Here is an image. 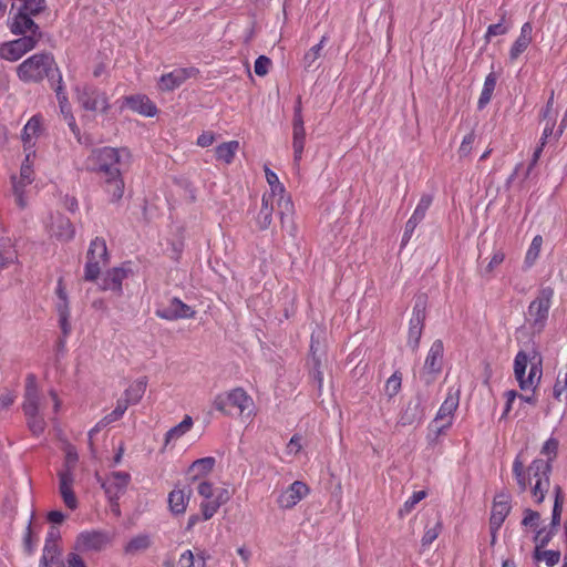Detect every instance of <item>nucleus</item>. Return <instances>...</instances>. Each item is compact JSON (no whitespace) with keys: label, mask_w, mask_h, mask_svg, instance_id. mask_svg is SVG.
<instances>
[{"label":"nucleus","mask_w":567,"mask_h":567,"mask_svg":"<svg viewBox=\"0 0 567 567\" xmlns=\"http://www.w3.org/2000/svg\"><path fill=\"white\" fill-rule=\"evenodd\" d=\"M39 130L40 120L38 118V116H32L22 130L21 138L24 142V144L30 143L32 137L37 136Z\"/></svg>","instance_id":"obj_48"},{"label":"nucleus","mask_w":567,"mask_h":567,"mask_svg":"<svg viewBox=\"0 0 567 567\" xmlns=\"http://www.w3.org/2000/svg\"><path fill=\"white\" fill-rule=\"evenodd\" d=\"M127 408V402H123L121 399L117 400L115 409L102 419V424H111L120 420L124 415Z\"/></svg>","instance_id":"obj_53"},{"label":"nucleus","mask_w":567,"mask_h":567,"mask_svg":"<svg viewBox=\"0 0 567 567\" xmlns=\"http://www.w3.org/2000/svg\"><path fill=\"white\" fill-rule=\"evenodd\" d=\"M270 65H271V60L268 56L259 55L255 61V65H254L255 73L258 76H265L269 71Z\"/></svg>","instance_id":"obj_62"},{"label":"nucleus","mask_w":567,"mask_h":567,"mask_svg":"<svg viewBox=\"0 0 567 567\" xmlns=\"http://www.w3.org/2000/svg\"><path fill=\"white\" fill-rule=\"evenodd\" d=\"M205 560L206 558L204 553H200L195 557L193 551L187 549L181 555L178 563L181 567H205Z\"/></svg>","instance_id":"obj_43"},{"label":"nucleus","mask_w":567,"mask_h":567,"mask_svg":"<svg viewBox=\"0 0 567 567\" xmlns=\"http://www.w3.org/2000/svg\"><path fill=\"white\" fill-rule=\"evenodd\" d=\"M497 82V75L495 72H491L486 75L483 89L481 92V95L477 101V109L483 110L486 107V105L491 102V99L493 96V92L495 90Z\"/></svg>","instance_id":"obj_27"},{"label":"nucleus","mask_w":567,"mask_h":567,"mask_svg":"<svg viewBox=\"0 0 567 567\" xmlns=\"http://www.w3.org/2000/svg\"><path fill=\"white\" fill-rule=\"evenodd\" d=\"M86 259H94L106 264L109 261V252L106 241L102 237H95L91 240Z\"/></svg>","instance_id":"obj_25"},{"label":"nucleus","mask_w":567,"mask_h":567,"mask_svg":"<svg viewBox=\"0 0 567 567\" xmlns=\"http://www.w3.org/2000/svg\"><path fill=\"white\" fill-rule=\"evenodd\" d=\"M35 546H37V540H34V538H33L32 523L30 520L27 526L25 534L23 537L24 551L28 555H32L34 553Z\"/></svg>","instance_id":"obj_60"},{"label":"nucleus","mask_w":567,"mask_h":567,"mask_svg":"<svg viewBox=\"0 0 567 567\" xmlns=\"http://www.w3.org/2000/svg\"><path fill=\"white\" fill-rule=\"evenodd\" d=\"M120 150L113 147H101L93 150L85 161V168L89 172L97 173L104 178L120 173Z\"/></svg>","instance_id":"obj_3"},{"label":"nucleus","mask_w":567,"mask_h":567,"mask_svg":"<svg viewBox=\"0 0 567 567\" xmlns=\"http://www.w3.org/2000/svg\"><path fill=\"white\" fill-rule=\"evenodd\" d=\"M558 445L557 439L549 437L542 446V454L548 457L546 461H549L550 464L557 456Z\"/></svg>","instance_id":"obj_58"},{"label":"nucleus","mask_w":567,"mask_h":567,"mask_svg":"<svg viewBox=\"0 0 567 567\" xmlns=\"http://www.w3.org/2000/svg\"><path fill=\"white\" fill-rule=\"evenodd\" d=\"M76 100L85 111H100L107 113L110 109L109 99L104 91L92 84L78 85L75 87Z\"/></svg>","instance_id":"obj_7"},{"label":"nucleus","mask_w":567,"mask_h":567,"mask_svg":"<svg viewBox=\"0 0 567 567\" xmlns=\"http://www.w3.org/2000/svg\"><path fill=\"white\" fill-rule=\"evenodd\" d=\"M563 394H565V401L567 402V373L559 371L553 388V396L555 400L561 401Z\"/></svg>","instance_id":"obj_49"},{"label":"nucleus","mask_w":567,"mask_h":567,"mask_svg":"<svg viewBox=\"0 0 567 567\" xmlns=\"http://www.w3.org/2000/svg\"><path fill=\"white\" fill-rule=\"evenodd\" d=\"M124 104L133 112L146 117H153L158 112L155 103L145 94L125 96Z\"/></svg>","instance_id":"obj_17"},{"label":"nucleus","mask_w":567,"mask_h":567,"mask_svg":"<svg viewBox=\"0 0 567 567\" xmlns=\"http://www.w3.org/2000/svg\"><path fill=\"white\" fill-rule=\"evenodd\" d=\"M220 505L216 503L215 499L206 501L200 503V511L203 515V520L210 519L219 509Z\"/></svg>","instance_id":"obj_61"},{"label":"nucleus","mask_w":567,"mask_h":567,"mask_svg":"<svg viewBox=\"0 0 567 567\" xmlns=\"http://www.w3.org/2000/svg\"><path fill=\"white\" fill-rule=\"evenodd\" d=\"M105 192L110 195L111 202H118L124 194V182L121 172L114 176L104 178Z\"/></svg>","instance_id":"obj_26"},{"label":"nucleus","mask_w":567,"mask_h":567,"mask_svg":"<svg viewBox=\"0 0 567 567\" xmlns=\"http://www.w3.org/2000/svg\"><path fill=\"white\" fill-rule=\"evenodd\" d=\"M554 496L555 499L549 526L558 530L561 520L563 505L565 499L563 488L559 485H555Z\"/></svg>","instance_id":"obj_31"},{"label":"nucleus","mask_w":567,"mask_h":567,"mask_svg":"<svg viewBox=\"0 0 567 567\" xmlns=\"http://www.w3.org/2000/svg\"><path fill=\"white\" fill-rule=\"evenodd\" d=\"M100 272V261L94 259H87L84 267V280L94 281L97 279Z\"/></svg>","instance_id":"obj_56"},{"label":"nucleus","mask_w":567,"mask_h":567,"mask_svg":"<svg viewBox=\"0 0 567 567\" xmlns=\"http://www.w3.org/2000/svg\"><path fill=\"white\" fill-rule=\"evenodd\" d=\"M458 406V395L449 394L441 404L435 419L429 425L427 439L435 441L452 425L453 413Z\"/></svg>","instance_id":"obj_6"},{"label":"nucleus","mask_w":567,"mask_h":567,"mask_svg":"<svg viewBox=\"0 0 567 567\" xmlns=\"http://www.w3.org/2000/svg\"><path fill=\"white\" fill-rule=\"evenodd\" d=\"M195 315L196 311L177 297L171 298L167 305H162L155 310L156 317L167 321L190 319L194 318Z\"/></svg>","instance_id":"obj_11"},{"label":"nucleus","mask_w":567,"mask_h":567,"mask_svg":"<svg viewBox=\"0 0 567 567\" xmlns=\"http://www.w3.org/2000/svg\"><path fill=\"white\" fill-rule=\"evenodd\" d=\"M54 236L61 241H69L73 239L75 229L71 220L66 217H60L56 219L53 226Z\"/></svg>","instance_id":"obj_28"},{"label":"nucleus","mask_w":567,"mask_h":567,"mask_svg":"<svg viewBox=\"0 0 567 567\" xmlns=\"http://www.w3.org/2000/svg\"><path fill=\"white\" fill-rule=\"evenodd\" d=\"M557 532V529L550 526L539 528L533 539L535 548H546Z\"/></svg>","instance_id":"obj_44"},{"label":"nucleus","mask_w":567,"mask_h":567,"mask_svg":"<svg viewBox=\"0 0 567 567\" xmlns=\"http://www.w3.org/2000/svg\"><path fill=\"white\" fill-rule=\"evenodd\" d=\"M554 289L551 287H543L538 291V296L528 306V316L530 324L536 332H540L547 321Z\"/></svg>","instance_id":"obj_4"},{"label":"nucleus","mask_w":567,"mask_h":567,"mask_svg":"<svg viewBox=\"0 0 567 567\" xmlns=\"http://www.w3.org/2000/svg\"><path fill=\"white\" fill-rule=\"evenodd\" d=\"M66 560L62 558V550H42L39 567H65Z\"/></svg>","instance_id":"obj_37"},{"label":"nucleus","mask_w":567,"mask_h":567,"mask_svg":"<svg viewBox=\"0 0 567 567\" xmlns=\"http://www.w3.org/2000/svg\"><path fill=\"white\" fill-rule=\"evenodd\" d=\"M560 551L545 548H534L533 559L536 563L545 561L547 567L556 566L560 560Z\"/></svg>","instance_id":"obj_35"},{"label":"nucleus","mask_w":567,"mask_h":567,"mask_svg":"<svg viewBox=\"0 0 567 567\" xmlns=\"http://www.w3.org/2000/svg\"><path fill=\"white\" fill-rule=\"evenodd\" d=\"M512 509L511 496L507 493H498L493 502L492 513L489 517V529L493 542L496 538V534L502 527L504 520L509 515Z\"/></svg>","instance_id":"obj_12"},{"label":"nucleus","mask_w":567,"mask_h":567,"mask_svg":"<svg viewBox=\"0 0 567 567\" xmlns=\"http://www.w3.org/2000/svg\"><path fill=\"white\" fill-rule=\"evenodd\" d=\"M540 519V514L530 508H526L524 511V517L522 519V525L525 527H537Z\"/></svg>","instance_id":"obj_63"},{"label":"nucleus","mask_w":567,"mask_h":567,"mask_svg":"<svg viewBox=\"0 0 567 567\" xmlns=\"http://www.w3.org/2000/svg\"><path fill=\"white\" fill-rule=\"evenodd\" d=\"M110 540V536L105 532L86 530L78 535L74 549L81 553L101 551Z\"/></svg>","instance_id":"obj_13"},{"label":"nucleus","mask_w":567,"mask_h":567,"mask_svg":"<svg viewBox=\"0 0 567 567\" xmlns=\"http://www.w3.org/2000/svg\"><path fill=\"white\" fill-rule=\"evenodd\" d=\"M530 40L518 37L509 50V60L515 61L528 48Z\"/></svg>","instance_id":"obj_55"},{"label":"nucleus","mask_w":567,"mask_h":567,"mask_svg":"<svg viewBox=\"0 0 567 567\" xmlns=\"http://www.w3.org/2000/svg\"><path fill=\"white\" fill-rule=\"evenodd\" d=\"M504 20L505 17L503 16L499 22L488 25L484 35L486 43H489L492 37L503 35L508 32L509 28L504 24Z\"/></svg>","instance_id":"obj_54"},{"label":"nucleus","mask_w":567,"mask_h":567,"mask_svg":"<svg viewBox=\"0 0 567 567\" xmlns=\"http://www.w3.org/2000/svg\"><path fill=\"white\" fill-rule=\"evenodd\" d=\"M443 341L437 339L432 343L427 352L423 369L420 372V379L425 385L432 384L436 380V377L441 373L443 368Z\"/></svg>","instance_id":"obj_9"},{"label":"nucleus","mask_w":567,"mask_h":567,"mask_svg":"<svg viewBox=\"0 0 567 567\" xmlns=\"http://www.w3.org/2000/svg\"><path fill=\"white\" fill-rule=\"evenodd\" d=\"M132 272L131 269H126L124 267H114L106 271L104 277L102 278L101 289L102 290H111L117 295H122L123 292V280L128 277Z\"/></svg>","instance_id":"obj_18"},{"label":"nucleus","mask_w":567,"mask_h":567,"mask_svg":"<svg viewBox=\"0 0 567 567\" xmlns=\"http://www.w3.org/2000/svg\"><path fill=\"white\" fill-rule=\"evenodd\" d=\"M39 41L34 37H20L16 40L0 44V58L7 61H18L24 54L32 51Z\"/></svg>","instance_id":"obj_10"},{"label":"nucleus","mask_w":567,"mask_h":567,"mask_svg":"<svg viewBox=\"0 0 567 567\" xmlns=\"http://www.w3.org/2000/svg\"><path fill=\"white\" fill-rule=\"evenodd\" d=\"M426 310V297L417 296L414 301L412 318L410 320L424 322Z\"/></svg>","instance_id":"obj_52"},{"label":"nucleus","mask_w":567,"mask_h":567,"mask_svg":"<svg viewBox=\"0 0 567 567\" xmlns=\"http://www.w3.org/2000/svg\"><path fill=\"white\" fill-rule=\"evenodd\" d=\"M215 463L216 461L212 456L194 461L186 472V481L194 483L199 480V477L207 475L213 471Z\"/></svg>","instance_id":"obj_22"},{"label":"nucleus","mask_w":567,"mask_h":567,"mask_svg":"<svg viewBox=\"0 0 567 567\" xmlns=\"http://www.w3.org/2000/svg\"><path fill=\"white\" fill-rule=\"evenodd\" d=\"M529 355L525 351H518L514 359V374L517 382L525 375Z\"/></svg>","instance_id":"obj_46"},{"label":"nucleus","mask_w":567,"mask_h":567,"mask_svg":"<svg viewBox=\"0 0 567 567\" xmlns=\"http://www.w3.org/2000/svg\"><path fill=\"white\" fill-rule=\"evenodd\" d=\"M286 212H280V220L281 226L286 229L291 236L295 235L296 227L292 220L291 215L289 214L292 210V203L290 200L285 202Z\"/></svg>","instance_id":"obj_51"},{"label":"nucleus","mask_w":567,"mask_h":567,"mask_svg":"<svg viewBox=\"0 0 567 567\" xmlns=\"http://www.w3.org/2000/svg\"><path fill=\"white\" fill-rule=\"evenodd\" d=\"M58 74L61 72L51 53H35L17 68V75L24 83H38L48 78L54 86Z\"/></svg>","instance_id":"obj_1"},{"label":"nucleus","mask_w":567,"mask_h":567,"mask_svg":"<svg viewBox=\"0 0 567 567\" xmlns=\"http://www.w3.org/2000/svg\"><path fill=\"white\" fill-rule=\"evenodd\" d=\"M252 404L251 398L243 388H236L227 393L217 394L213 400V406L225 415H229V408H237L240 413Z\"/></svg>","instance_id":"obj_8"},{"label":"nucleus","mask_w":567,"mask_h":567,"mask_svg":"<svg viewBox=\"0 0 567 567\" xmlns=\"http://www.w3.org/2000/svg\"><path fill=\"white\" fill-rule=\"evenodd\" d=\"M60 478V494L65 504V506L70 509H75L78 507V499L72 489V485L74 482L73 474L70 470L63 471L59 473Z\"/></svg>","instance_id":"obj_21"},{"label":"nucleus","mask_w":567,"mask_h":567,"mask_svg":"<svg viewBox=\"0 0 567 567\" xmlns=\"http://www.w3.org/2000/svg\"><path fill=\"white\" fill-rule=\"evenodd\" d=\"M424 322H417L410 320L409 333H408V346L415 351L420 346Z\"/></svg>","instance_id":"obj_40"},{"label":"nucleus","mask_w":567,"mask_h":567,"mask_svg":"<svg viewBox=\"0 0 567 567\" xmlns=\"http://www.w3.org/2000/svg\"><path fill=\"white\" fill-rule=\"evenodd\" d=\"M306 141V131L303 121L292 122V147L293 162L298 164L301 161Z\"/></svg>","instance_id":"obj_23"},{"label":"nucleus","mask_w":567,"mask_h":567,"mask_svg":"<svg viewBox=\"0 0 567 567\" xmlns=\"http://www.w3.org/2000/svg\"><path fill=\"white\" fill-rule=\"evenodd\" d=\"M131 475L126 472H113L111 476L102 483V488L111 502L116 501L126 491Z\"/></svg>","instance_id":"obj_16"},{"label":"nucleus","mask_w":567,"mask_h":567,"mask_svg":"<svg viewBox=\"0 0 567 567\" xmlns=\"http://www.w3.org/2000/svg\"><path fill=\"white\" fill-rule=\"evenodd\" d=\"M193 426V419L189 415H185L182 422L169 429L165 434V444L168 445L171 442L178 440L186 434Z\"/></svg>","instance_id":"obj_34"},{"label":"nucleus","mask_w":567,"mask_h":567,"mask_svg":"<svg viewBox=\"0 0 567 567\" xmlns=\"http://www.w3.org/2000/svg\"><path fill=\"white\" fill-rule=\"evenodd\" d=\"M272 209L274 208H265L259 210L257 224L261 230H265L270 226L272 220Z\"/></svg>","instance_id":"obj_64"},{"label":"nucleus","mask_w":567,"mask_h":567,"mask_svg":"<svg viewBox=\"0 0 567 567\" xmlns=\"http://www.w3.org/2000/svg\"><path fill=\"white\" fill-rule=\"evenodd\" d=\"M40 13H30L27 10L17 9V12L8 18L7 25L10 32L20 37H34L37 41L42 39V31L32 17Z\"/></svg>","instance_id":"obj_5"},{"label":"nucleus","mask_w":567,"mask_h":567,"mask_svg":"<svg viewBox=\"0 0 567 567\" xmlns=\"http://www.w3.org/2000/svg\"><path fill=\"white\" fill-rule=\"evenodd\" d=\"M551 464L543 458H535L527 467L529 478H550Z\"/></svg>","instance_id":"obj_29"},{"label":"nucleus","mask_w":567,"mask_h":567,"mask_svg":"<svg viewBox=\"0 0 567 567\" xmlns=\"http://www.w3.org/2000/svg\"><path fill=\"white\" fill-rule=\"evenodd\" d=\"M550 478H538L532 488V495L537 504H540L545 499V495L549 489Z\"/></svg>","instance_id":"obj_47"},{"label":"nucleus","mask_w":567,"mask_h":567,"mask_svg":"<svg viewBox=\"0 0 567 567\" xmlns=\"http://www.w3.org/2000/svg\"><path fill=\"white\" fill-rule=\"evenodd\" d=\"M194 68L175 69L169 73H165L159 79V89L162 91H174L179 87L187 79L195 73Z\"/></svg>","instance_id":"obj_19"},{"label":"nucleus","mask_w":567,"mask_h":567,"mask_svg":"<svg viewBox=\"0 0 567 567\" xmlns=\"http://www.w3.org/2000/svg\"><path fill=\"white\" fill-rule=\"evenodd\" d=\"M239 150L238 141H229L219 144L215 150V156L225 164H231L236 152Z\"/></svg>","instance_id":"obj_30"},{"label":"nucleus","mask_w":567,"mask_h":567,"mask_svg":"<svg viewBox=\"0 0 567 567\" xmlns=\"http://www.w3.org/2000/svg\"><path fill=\"white\" fill-rule=\"evenodd\" d=\"M328 41L327 35H322L319 43L311 47L303 56L305 68L308 70L313 66L315 62L321 56V52L326 42Z\"/></svg>","instance_id":"obj_41"},{"label":"nucleus","mask_w":567,"mask_h":567,"mask_svg":"<svg viewBox=\"0 0 567 567\" xmlns=\"http://www.w3.org/2000/svg\"><path fill=\"white\" fill-rule=\"evenodd\" d=\"M309 487L301 481H295L277 499L280 508L290 509L309 493Z\"/></svg>","instance_id":"obj_15"},{"label":"nucleus","mask_w":567,"mask_h":567,"mask_svg":"<svg viewBox=\"0 0 567 567\" xmlns=\"http://www.w3.org/2000/svg\"><path fill=\"white\" fill-rule=\"evenodd\" d=\"M424 419L423 399L420 393L410 399L402 408L398 417V425L409 426L420 424Z\"/></svg>","instance_id":"obj_14"},{"label":"nucleus","mask_w":567,"mask_h":567,"mask_svg":"<svg viewBox=\"0 0 567 567\" xmlns=\"http://www.w3.org/2000/svg\"><path fill=\"white\" fill-rule=\"evenodd\" d=\"M17 260V251L10 239H0V271Z\"/></svg>","instance_id":"obj_36"},{"label":"nucleus","mask_w":567,"mask_h":567,"mask_svg":"<svg viewBox=\"0 0 567 567\" xmlns=\"http://www.w3.org/2000/svg\"><path fill=\"white\" fill-rule=\"evenodd\" d=\"M265 175L267 183L271 188L272 195L282 194L285 192L284 185L279 182V178L275 172L270 168L265 167Z\"/></svg>","instance_id":"obj_57"},{"label":"nucleus","mask_w":567,"mask_h":567,"mask_svg":"<svg viewBox=\"0 0 567 567\" xmlns=\"http://www.w3.org/2000/svg\"><path fill=\"white\" fill-rule=\"evenodd\" d=\"M426 497V492L425 491H417V492H414L403 504V506L399 509V515L400 516H404V515H408L410 514L415 505L417 503H420L423 498Z\"/></svg>","instance_id":"obj_50"},{"label":"nucleus","mask_w":567,"mask_h":567,"mask_svg":"<svg viewBox=\"0 0 567 567\" xmlns=\"http://www.w3.org/2000/svg\"><path fill=\"white\" fill-rule=\"evenodd\" d=\"M540 364V361L538 362V364L533 363L529 369L528 375H523V378L518 381L520 390L526 391L528 389H533L535 391L542 379Z\"/></svg>","instance_id":"obj_32"},{"label":"nucleus","mask_w":567,"mask_h":567,"mask_svg":"<svg viewBox=\"0 0 567 567\" xmlns=\"http://www.w3.org/2000/svg\"><path fill=\"white\" fill-rule=\"evenodd\" d=\"M39 401L40 396L37 378L34 374L30 373L25 378L24 401L22 409L24 415L27 416L28 427L34 435H40L45 430V421L42 416L39 415Z\"/></svg>","instance_id":"obj_2"},{"label":"nucleus","mask_w":567,"mask_h":567,"mask_svg":"<svg viewBox=\"0 0 567 567\" xmlns=\"http://www.w3.org/2000/svg\"><path fill=\"white\" fill-rule=\"evenodd\" d=\"M542 245H543L542 236L540 235L535 236L526 251V255H525V259H524L525 268H530L535 264V261L539 257Z\"/></svg>","instance_id":"obj_39"},{"label":"nucleus","mask_w":567,"mask_h":567,"mask_svg":"<svg viewBox=\"0 0 567 567\" xmlns=\"http://www.w3.org/2000/svg\"><path fill=\"white\" fill-rule=\"evenodd\" d=\"M146 386H147L146 378H140V379L135 380L124 391L123 398L121 400L123 402H127V405L138 403L145 393Z\"/></svg>","instance_id":"obj_24"},{"label":"nucleus","mask_w":567,"mask_h":567,"mask_svg":"<svg viewBox=\"0 0 567 567\" xmlns=\"http://www.w3.org/2000/svg\"><path fill=\"white\" fill-rule=\"evenodd\" d=\"M52 87L55 91L59 106L63 116L66 117L69 114H72L71 105L64 91L62 74H58L56 84Z\"/></svg>","instance_id":"obj_38"},{"label":"nucleus","mask_w":567,"mask_h":567,"mask_svg":"<svg viewBox=\"0 0 567 567\" xmlns=\"http://www.w3.org/2000/svg\"><path fill=\"white\" fill-rule=\"evenodd\" d=\"M402 385V373L400 371H395L385 382L384 392L385 394L392 399L394 398L401 390Z\"/></svg>","instance_id":"obj_45"},{"label":"nucleus","mask_w":567,"mask_h":567,"mask_svg":"<svg viewBox=\"0 0 567 567\" xmlns=\"http://www.w3.org/2000/svg\"><path fill=\"white\" fill-rule=\"evenodd\" d=\"M60 538V532L55 527H51L47 534L43 550L50 549L52 550H61L60 546L58 545V539Z\"/></svg>","instance_id":"obj_59"},{"label":"nucleus","mask_w":567,"mask_h":567,"mask_svg":"<svg viewBox=\"0 0 567 567\" xmlns=\"http://www.w3.org/2000/svg\"><path fill=\"white\" fill-rule=\"evenodd\" d=\"M152 545L151 537L147 534H138L133 537L124 547L127 555H135L137 553L148 549Z\"/></svg>","instance_id":"obj_33"},{"label":"nucleus","mask_w":567,"mask_h":567,"mask_svg":"<svg viewBox=\"0 0 567 567\" xmlns=\"http://www.w3.org/2000/svg\"><path fill=\"white\" fill-rule=\"evenodd\" d=\"M192 496L189 484L183 488H175L168 494V507L174 515L184 514Z\"/></svg>","instance_id":"obj_20"},{"label":"nucleus","mask_w":567,"mask_h":567,"mask_svg":"<svg viewBox=\"0 0 567 567\" xmlns=\"http://www.w3.org/2000/svg\"><path fill=\"white\" fill-rule=\"evenodd\" d=\"M513 474L517 481V485L519 487V491L523 493L527 489V485L529 484V477L526 476L524 464L519 456H516V458L513 462Z\"/></svg>","instance_id":"obj_42"}]
</instances>
